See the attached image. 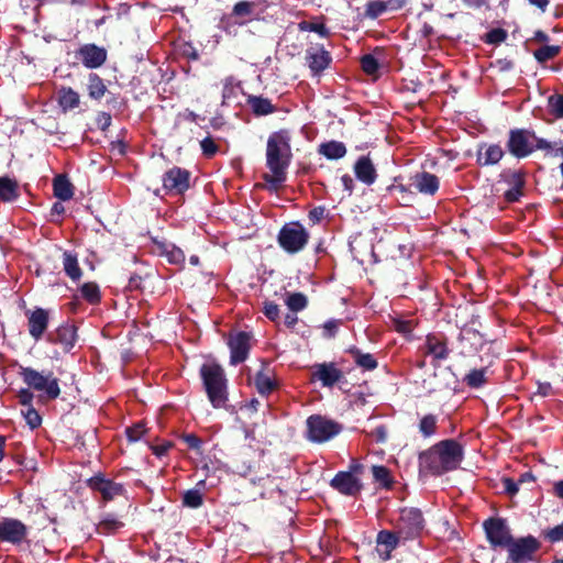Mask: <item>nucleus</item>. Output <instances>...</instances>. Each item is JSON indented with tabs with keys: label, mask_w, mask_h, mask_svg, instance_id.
Returning a JSON list of instances; mask_svg holds the SVG:
<instances>
[{
	"label": "nucleus",
	"mask_w": 563,
	"mask_h": 563,
	"mask_svg": "<svg viewBox=\"0 0 563 563\" xmlns=\"http://www.w3.org/2000/svg\"><path fill=\"white\" fill-rule=\"evenodd\" d=\"M285 303L291 312H298L308 306V299L302 292H288Z\"/></svg>",
	"instance_id": "nucleus-47"
},
{
	"label": "nucleus",
	"mask_w": 563,
	"mask_h": 563,
	"mask_svg": "<svg viewBox=\"0 0 563 563\" xmlns=\"http://www.w3.org/2000/svg\"><path fill=\"white\" fill-rule=\"evenodd\" d=\"M310 235L303 225L298 221H294L280 228L277 242L288 254H296L306 247Z\"/></svg>",
	"instance_id": "nucleus-8"
},
{
	"label": "nucleus",
	"mask_w": 563,
	"mask_h": 563,
	"mask_svg": "<svg viewBox=\"0 0 563 563\" xmlns=\"http://www.w3.org/2000/svg\"><path fill=\"white\" fill-rule=\"evenodd\" d=\"M343 430V426L325 416L311 415L306 420L305 437L308 441L317 444L325 443Z\"/></svg>",
	"instance_id": "nucleus-6"
},
{
	"label": "nucleus",
	"mask_w": 563,
	"mask_h": 563,
	"mask_svg": "<svg viewBox=\"0 0 563 563\" xmlns=\"http://www.w3.org/2000/svg\"><path fill=\"white\" fill-rule=\"evenodd\" d=\"M319 153L325 156L328 159H340L345 156L346 147L342 142L329 141L320 144Z\"/></svg>",
	"instance_id": "nucleus-35"
},
{
	"label": "nucleus",
	"mask_w": 563,
	"mask_h": 563,
	"mask_svg": "<svg viewBox=\"0 0 563 563\" xmlns=\"http://www.w3.org/2000/svg\"><path fill=\"white\" fill-rule=\"evenodd\" d=\"M330 485L333 489L345 496H357L363 489V484L357 476L343 471L338 472L331 479Z\"/></svg>",
	"instance_id": "nucleus-21"
},
{
	"label": "nucleus",
	"mask_w": 563,
	"mask_h": 563,
	"mask_svg": "<svg viewBox=\"0 0 563 563\" xmlns=\"http://www.w3.org/2000/svg\"><path fill=\"white\" fill-rule=\"evenodd\" d=\"M505 152L499 144L482 143L476 154V164L478 166H492L498 164L504 157Z\"/></svg>",
	"instance_id": "nucleus-28"
},
{
	"label": "nucleus",
	"mask_w": 563,
	"mask_h": 563,
	"mask_svg": "<svg viewBox=\"0 0 563 563\" xmlns=\"http://www.w3.org/2000/svg\"><path fill=\"white\" fill-rule=\"evenodd\" d=\"M27 317V328L30 335L38 341L44 335L47 330L49 322L48 311L43 308H35L34 310H29L26 312Z\"/></svg>",
	"instance_id": "nucleus-26"
},
{
	"label": "nucleus",
	"mask_w": 563,
	"mask_h": 563,
	"mask_svg": "<svg viewBox=\"0 0 563 563\" xmlns=\"http://www.w3.org/2000/svg\"><path fill=\"white\" fill-rule=\"evenodd\" d=\"M560 53V45H543L533 52V57L539 64H545L554 59Z\"/></svg>",
	"instance_id": "nucleus-40"
},
{
	"label": "nucleus",
	"mask_w": 563,
	"mask_h": 563,
	"mask_svg": "<svg viewBox=\"0 0 563 563\" xmlns=\"http://www.w3.org/2000/svg\"><path fill=\"white\" fill-rule=\"evenodd\" d=\"M203 389L213 408H223L229 400L228 379L223 367L216 363H203L199 369Z\"/></svg>",
	"instance_id": "nucleus-4"
},
{
	"label": "nucleus",
	"mask_w": 563,
	"mask_h": 563,
	"mask_svg": "<svg viewBox=\"0 0 563 563\" xmlns=\"http://www.w3.org/2000/svg\"><path fill=\"white\" fill-rule=\"evenodd\" d=\"M258 2H260L258 0L257 1H245V0L239 1L233 5L231 15L236 16V18H250L254 14Z\"/></svg>",
	"instance_id": "nucleus-43"
},
{
	"label": "nucleus",
	"mask_w": 563,
	"mask_h": 563,
	"mask_svg": "<svg viewBox=\"0 0 563 563\" xmlns=\"http://www.w3.org/2000/svg\"><path fill=\"white\" fill-rule=\"evenodd\" d=\"M108 52L103 46L87 43L75 52V58L88 69L100 68L107 60Z\"/></svg>",
	"instance_id": "nucleus-14"
},
{
	"label": "nucleus",
	"mask_w": 563,
	"mask_h": 563,
	"mask_svg": "<svg viewBox=\"0 0 563 563\" xmlns=\"http://www.w3.org/2000/svg\"><path fill=\"white\" fill-rule=\"evenodd\" d=\"M355 177L363 184L371 186L376 181L377 172L368 155L357 158L354 164Z\"/></svg>",
	"instance_id": "nucleus-29"
},
{
	"label": "nucleus",
	"mask_w": 563,
	"mask_h": 563,
	"mask_svg": "<svg viewBox=\"0 0 563 563\" xmlns=\"http://www.w3.org/2000/svg\"><path fill=\"white\" fill-rule=\"evenodd\" d=\"M19 377L32 395L37 393V402L47 404L56 400L62 394L59 378L51 369L38 371L31 366L19 365Z\"/></svg>",
	"instance_id": "nucleus-3"
},
{
	"label": "nucleus",
	"mask_w": 563,
	"mask_h": 563,
	"mask_svg": "<svg viewBox=\"0 0 563 563\" xmlns=\"http://www.w3.org/2000/svg\"><path fill=\"white\" fill-rule=\"evenodd\" d=\"M391 327L397 331L398 333L409 336L411 335L413 329H415V322L413 320H406L401 318H393L391 319Z\"/></svg>",
	"instance_id": "nucleus-52"
},
{
	"label": "nucleus",
	"mask_w": 563,
	"mask_h": 563,
	"mask_svg": "<svg viewBox=\"0 0 563 563\" xmlns=\"http://www.w3.org/2000/svg\"><path fill=\"white\" fill-rule=\"evenodd\" d=\"M418 428H419V432L424 438H430V437L434 435L437 433V428H438V417L432 413L423 416L420 419Z\"/></svg>",
	"instance_id": "nucleus-42"
},
{
	"label": "nucleus",
	"mask_w": 563,
	"mask_h": 563,
	"mask_svg": "<svg viewBox=\"0 0 563 563\" xmlns=\"http://www.w3.org/2000/svg\"><path fill=\"white\" fill-rule=\"evenodd\" d=\"M203 504L202 494L197 489H189L183 496V505L189 508H199Z\"/></svg>",
	"instance_id": "nucleus-51"
},
{
	"label": "nucleus",
	"mask_w": 563,
	"mask_h": 563,
	"mask_svg": "<svg viewBox=\"0 0 563 563\" xmlns=\"http://www.w3.org/2000/svg\"><path fill=\"white\" fill-rule=\"evenodd\" d=\"M486 538L493 548H506L512 536L506 520L500 517H490L483 523Z\"/></svg>",
	"instance_id": "nucleus-10"
},
{
	"label": "nucleus",
	"mask_w": 563,
	"mask_h": 563,
	"mask_svg": "<svg viewBox=\"0 0 563 563\" xmlns=\"http://www.w3.org/2000/svg\"><path fill=\"white\" fill-rule=\"evenodd\" d=\"M552 144L537 136L533 130L511 129L507 141L508 152L516 158H525L537 150H552Z\"/></svg>",
	"instance_id": "nucleus-5"
},
{
	"label": "nucleus",
	"mask_w": 563,
	"mask_h": 563,
	"mask_svg": "<svg viewBox=\"0 0 563 563\" xmlns=\"http://www.w3.org/2000/svg\"><path fill=\"white\" fill-rule=\"evenodd\" d=\"M346 353H349L355 365L363 371H374L378 367V362L376 357L371 353H365L361 349H358L355 345L350 346L346 350Z\"/></svg>",
	"instance_id": "nucleus-30"
},
{
	"label": "nucleus",
	"mask_w": 563,
	"mask_h": 563,
	"mask_svg": "<svg viewBox=\"0 0 563 563\" xmlns=\"http://www.w3.org/2000/svg\"><path fill=\"white\" fill-rule=\"evenodd\" d=\"M161 255H164L168 263L174 265H181L185 262V254L183 250L173 244H162L159 246Z\"/></svg>",
	"instance_id": "nucleus-39"
},
{
	"label": "nucleus",
	"mask_w": 563,
	"mask_h": 563,
	"mask_svg": "<svg viewBox=\"0 0 563 563\" xmlns=\"http://www.w3.org/2000/svg\"><path fill=\"white\" fill-rule=\"evenodd\" d=\"M426 527L423 514L419 508L404 507L399 510L396 530L402 537V542L413 541L421 537Z\"/></svg>",
	"instance_id": "nucleus-7"
},
{
	"label": "nucleus",
	"mask_w": 563,
	"mask_h": 563,
	"mask_svg": "<svg viewBox=\"0 0 563 563\" xmlns=\"http://www.w3.org/2000/svg\"><path fill=\"white\" fill-rule=\"evenodd\" d=\"M63 269L65 274L73 280L78 282L82 276V269L79 266L78 256L71 251L63 253Z\"/></svg>",
	"instance_id": "nucleus-32"
},
{
	"label": "nucleus",
	"mask_w": 563,
	"mask_h": 563,
	"mask_svg": "<svg viewBox=\"0 0 563 563\" xmlns=\"http://www.w3.org/2000/svg\"><path fill=\"white\" fill-rule=\"evenodd\" d=\"M424 355L432 357V364L444 361L450 355L449 340L443 333H429L421 346Z\"/></svg>",
	"instance_id": "nucleus-15"
},
{
	"label": "nucleus",
	"mask_w": 563,
	"mask_h": 563,
	"mask_svg": "<svg viewBox=\"0 0 563 563\" xmlns=\"http://www.w3.org/2000/svg\"><path fill=\"white\" fill-rule=\"evenodd\" d=\"M499 354L487 349V361L481 368L471 369L463 378L464 384L472 389H479L488 383V373L490 366L498 358Z\"/></svg>",
	"instance_id": "nucleus-20"
},
{
	"label": "nucleus",
	"mask_w": 563,
	"mask_h": 563,
	"mask_svg": "<svg viewBox=\"0 0 563 563\" xmlns=\"http://www.w3.org/2000/svg\"><path fill=\"white\" fill-rule=\"evenodd\" d=\"M548 106L551 114L555 118H563V95H552L548 99Z\"/></svg>",
	"instance_id": "nucleus-53"
},
{
	"label": "nucleus",
	"mask_w": 563,
	"mask_h": 563,
	"mask_svg": "<svg viewBox=\"0 0 563 563\" xmlns=\"http://www.w3.org/2000/svg\"><path fill=\"white\" fill-rule=\"evenodd\" d=\"M344 379V373L333 362L318 363L312 366L311 380L320 382L323 387L331 388Z\"/></svg>",
	"instance_id": "nucleus-16"
},
{
	"label": "nucleus",
	"mask_w": 563,
	"mask_h": 563,
	"mask_svg": "<svg viewBox=\"0 0 563 563\" xmlns=\"http://www.w3.org/2000/svg\"><path fill=\"white\" fill-rule=\"evenodd\" d=\"M124 523L115 517L108 515L97 526L98 533L110 534L122 528Z\"/></svg>",
	"instance_id": "nucleus-48"
},
{
	"label": "nucleus",
	"mask_w": 563,
	"mask_h": 563,
	"mask_svg": "<svg viewBox=\"0 0 563 563\" xmlns=\"http://www.w3.org/2000/svg\"><path fill=\"white\" fill-rule=\"evenodd\" d=\"M29 527L16 518H2L0 521V541L20 545L26 541Z\"/></svg>",
	"instance_id": "nucleus-13"
},
{
	"label": "nucleus",
	"mask_w": 563,
	"mask_h": 563,
	"mask_svg": "<svg viewBox=\"0 0 563 563\" xmlns=\"http://www.w3.org/2000/svg\"><path fill=\"white\" fill-rule=\"evenodd\" d=\"M372 473L374 481L383 488H390L393 486V478L390 471L384 465H373Z\"/></svg>",
	"instance_id": "nucleus-44"
},
{
	"label": "nucleus",
	"mask_w": 563,
	"mask_h": 563,
	"mask_svg": "<svg viewBox=\"0 0 563 563\" xmlns=\"http://www.w3.org/2000/svg\"><path fill=\"white\" fill-rule=\"evenodd\" d=\"M298 30L301 32H314L321 37H329L330 36V30L325 26L324 23H319L314 21H300L298 23Z\"/></svg>",
	"instance_id": "nucleus-46"
},
{
	"label": "nucleus",
	"mask_w": 563,
	"mask_h": 563,
	"mask_svg": "<svg viewBox=\"0 0 563 563\" xmlns=\"http://www.w3.org/2000/svg\"><path fill=\"white\" fill-rule=\"evenodd\" d=\"M81 298L90 305H97L101 301V292L99 285L95 282H87L80 287Z\"/></svg>",
	"instance_id": "nucleus-38"
},
{
	"label": "nucleus",
	"mask_w": 563,
	"mask_h": 563,
	"mask_svg": "<svg viewBox=\"0 0 563 563\" xmlns=\"http://www.w3.org/2000/svg\"><path fill=\"white\" fill-rule=\"evenodd\" d=\"M409 180L410 187L424 196L433 197L440 188L439 177L426 170L413 174Z\"/></svg>",
	"instance_id": "nucleus-25"
},
{
	"label": "nucleus",
	"mask_w": 563,
	"mask_h": 563,
	"mask_svg": "<svg viewBox=\"0 0 563 563\" xmlns=\"http://www.w3.org/2000/svg\"><path fill=\"white\" fill-rule=\"evenodd\" d=\"M246 104L251 108L252 113L256 117H264L272 114L276 111V107L268 98L262 96L250 95L246 99Z\"/></svg>",
	"instance_id": "nucleus-31"
},
{
	"label": "nucleus",
	"mask_w": 563,
	"mask_h": 563,
	"mask_svg": "<svg viewBox=\"0 0 563 563\" xmlns=\"http://www.w3.org/2000/svg\"><path fill=\"white\" fill-rule=\"evenodd\" d=\"M343 323L341 319H330L322 325V336L332 339L338 334L339 327Z\"/></svg>",
	"instance_id": "nucleus-57"
},
{
	"label": "nucleus",
	"mask_w": 563,
	"mask_h": 563,
	"mask_svg": "<svg viewBox=\"0 0 563 563\" xmlns=\"http://www.w3.org/2000/svg\"><path fill=\"white\" fill-rule=\"evenodd\" d=\"M58 104L64 112L74 110L80 103V96L71 87H62L58 92Z\"/></svg>",
	"instance_id": "nucleus-33"
},
{
	"label": "nucleus",
	"mask_w": 563,
	"mask_h": 563,
	"mask_svg": "<svg viewBox=\"0 0 563 563\" xmlns=\"http://www.w3.org/2000/svg\"><path fill=\"white\" fill-rule=\"evenodd\" d=\"M253 382L261 396H268L278 388L271 363L266 360L261 361V368L254 375Z\"/></svg>",
	"instance_id": "nucleus-22"
},
{
	"label": "nucleus",
	"mask_w": 563,
	"mask_h": 563,
	"mask_svg": "<svg viewBox=\"0 0 563 563\" xmlns=\"http://www.w3.org/2000/svg\"><path fill=\"white\" fill-rule=\"evenodd\" d=\"M305 59L313 76L322 74L332 63V56L323 45H316L307 48Z\"/></svg>",
	"instance_id": "nucleus-18"
},
{
	"label": "nucleus",
	"mask_w": 563,
	"mask_h": 563,
	"mask_svg": "<svg viewBox=\"0 0 563 563\" xmlns=\"http://www.w3.org/2000/svg\"><path fill=\"white\" fill-rule=\"evenodd\" d=\"M463 459L464 449L461 443L454 439L442 440L419 454V471L441 476L459 468Z\"/></svg>",
	"instance_id": "nucleus-2"
},
{
	"label": "nucleus",
	"mask_w": 563,
	"mask_h": 563,
	"mask_svg": "<svg viewBox=\"0 0 563 563\" xmlns=\"http://www.w3.org/2000/svg\"><path fill=\"white\" fill-rule=\"evenodd\" d=\"M501 484L504 487V492L510 497H514L519 492L518 483L510 477H503Z\"/></svg>",
	"instance_id": "nucleus-62"
},
{
	"label": "nucleus",
	"mask_w": 563,
	"mask_h": 563,
	"mask_svg": "<svg viewBox=\"0 0 563 563\" xmlns=\"http://www.w3.org/2000/svg\"><path fill=\"white\" fill-rule=\"evenodd\" d=\"M53 191L59 200L67 201L74 196V186L66 175H57L53 180Z\"/></svg>",
	"instance_id": "nucleus-34"
},
{
	"label": "nucleus",
	"mask_w": 563,
	"mask_h": 563,
	"mask_svg": "<svg viewBox=\"0 0 563 563\" xmlns=\"http://www.w3.org/2000/svg\"><path fill=\"white\" fill-rule=\"evenodd\" d=\"M34 398L35 395H32L29 389H20L16 393L18 402L25 407V410H21V413L32 430L37 429L42 424V417L33 406Z\"/></svg>",
	"instance_id": "nucleus-24"
},
{
	"label": "nucleus",
	"mask_w": 563,
	"mask_h": 563,
	"mask_svg": "<svg viewBox=\"0 0 563 563\" xmlns=\"http://www.w3.org/2000/svg\"><path fill=\"white\" fill-rule=\"evenodd\" d=\"M191 173L185 168L174 166L163 175V188L172 195H183L190 187Z\"/></svg>",
	"instance_id": "nucleus-12"
},
{
	"label": "nucleus",
	"mask_w": 563,
	"mask_h": 563,
	"mask_svg": "<svg viewBox=\"0 0 563 563\" xmlns=\"http://www.w3.org/2000/svg\"><path fill=\"white\" fill-rule=\"evenodd\" d=\"M180 440L187 445L189 450L195 451L198 455H202L203 441L195 433H183Z\"/></svg>",
	"instance_id": "nucleus-50"
},
{
	"label": "nucleus",
	"mask_w": 563,
	"mask_h": 563,
	"mask_svg": "<svg viewBox=\"0 0 563 563\" xmlns=\"http://www.w3.org/2000/svg\"><path fill=\"white\" fill-rule=\"evenodd\" d=\"M87 485L93 492L101 495L103 501H111L118 496H123L125 488L122 484L106 478L101 473L90 477Z\"/></svg>",
	"instance_id": "nucleus-17"
},
{
	"label": "nucleus",
	"mask_w": 563,
	"mask_h": 563,
	"mask_svg": "<svg viewBox=\"0 0 563 563\" xmlns=\"http://www.w3.org/2000/svg\"><path fill=\"white\" fill-rule=\"evenodd\" d=\"M96 122H97L98 128L101 131H106L111 125V122H112L111 114L108 112L101 111L97 114Z\"/></svg>",
	"instance_id": "nucleus-63"
},
{
	"label": "nucleus",
	"mask_w": 563,
	"mask_h": 563,
	"mask_svg": "<svg viewBox=\"0 0 563 563\" xmlns=\"http://www.w3.org/2000/svg\"><path fill=\"white\" fill-rule=\"evenodd\" d=\"M291 157L289 132L287 130L273 132L266 144V166L272 174L263 175L269 191H277L286 181Z\"/></svg>",
	"instance_id": "nucleus-1"
},
{
	"label": "nucleus",
	"mask_w": 563,
	"mask_h": 563,
	"mask_svg": "<svg viewBox=\"0 0 563 563\" xmlns=\"http://www.w3.org/2000/svg\"><path fill=\"white\" fill-rule=\"evenodd\" d=\"M543 534L544 538L551 543H555L563 540V523H560L553 528L545 530Z\"/></svg>",
	"instance_id": "nucleus-59"
},
{
	"label": "nucleus",
	"mask_w": 563,
	"mask_h": 563,
	"mask_svg": "<svg viewBox=\"0 0 563 563\" xmlns=\"http://www.w3.org/2000/svg\"><path fill=\"white\" fill-rule=\"evenodd\" d=\"M265 317L269 319L271 321L276 322L279 320V307L277 303L273 301H265L264 302V310H263Z\"/></svg>",
	"instance_id": "nucleus-60"
},
{
	"label": "nucleus",
	"mask_w": 563,
	"mask_h": 563,
	"mask_svg": "<svg viewBox=\"0 0 563 563\" xmlns=\"http://www.w3.org/2000/svg\"><path fill=\"white\" fill-rule=\"evenodd\" d=\"M526 174L522 170L516 169H504L499 174V181H503L509 186L507 190L504 191V200L507 203H514L520 200L523 196V190L526 186Z\"/></svg>",
	"instance_id": "nucleus-11"
},
{
	"label": "nucleus",
	"mask_w": 563,
	"mask_h": 563,
	"mask_svg": "<svg viewBox=\"0 0 563 563\" xmlns=\"http://www.w3.org/2000/svg\"><path fill=\"white\" fill-rule=\"evenodd\" d=\"M366 434L374 438L377 443H385L387 441L388 430L385 424H379L372 431L366 432Z\"/></svg>",
	"instance_id": "nucleus-61"
},
{
	"label": "nucleus",
	"mask_w": 563,
	"mask_h": 563,
	"mask_svg": "<svg viewBox=\"0 0 563 563\" xmlns=\"http://www.w3.org/2000/svg\"><path fill=\"white\" fill-rule=\"evenodd\" d=\"M402 542L397 530H380L376 536V552L383 561L391 558V552Z\"/></svg>",
	"instance_id": "nucleus-23"
},
{
	"label": "nucleus",
	"mask_w": 563,
	"mask_h": 563,
	"mask_svg": "<svg viewBox=\"0 0 563 563\" xmlns=\"http://www.w3.org/2000/svg\"><path fill=\"white\" fill-rule=\"evenodd\" d=\"M142 282H143L142 275H140L137 273H133V274H131V276L128 279V288L130 290H139L142 288Z\"/></svg>",
	"instance_id": "nucleus-64"
},
{
	"label": "nucleus",
	"mask_w": 563,
	"mask_h": 563,
	"mask_svg": "<svg viewBox=\"0 0 563 563\" xmlns=\"http://www.w3.org/2000/svg\"><path fill=\"white\" fill-rule=\"evenodd\" d=\"M146 429L143 422L134 423L133 426L126 428L125 434L130 442L139 441L142 435L145 433Z\"/></svg>",
	"instance_id": "nucleus-58"
},
{
	"label": "nucleus",
	"mask_w": 563,
	"mask_h": 563,
	"mask_svg": "<svg viewBox=\"0 0 563 563\" xmlns=\"http://www.w3.org/2000/svg\"><path fill=\"white\" fill-rule=\"evenodd\" d=\"M508 34L507 31L501 27H495L485 34V43L498 45L506 41Z\"/></svg>",
	"instance_id": "nucleus-54"
},
{
	"label": "nucleus",
	"mask_w": 563,
	"mask_h": 563,
	"mask_svg": "<svg viewBox=\"0 0 563 563\" xmlns=\"http://www.w3.org/2000/svg\"><path fill=\"white\" fill-rule=\"evenodd\" d=\"M541 544L533 536L514 539L507 544L508 560L512 563H528L532 561L534 553Z\"/></svg>",
	"instance_id": "nucleus-9"
},
{
	"label": "nucleus",
	"mask_w": 563,
	"mask_h": 563,
	"mask_svg": "<svg viewBox=\"0 0 563 563\" xmlns=\"http://www.w3.org/2000/svg\"><path fill=\"white\" fill-rule=\"evenodd\" d=\"M19 197L18 183L9 177H0V200L14 201Z\"/></svg>",
	"instance_id": "nucleus-37"
},
{
	"label": "nucleus",
	"mask_w": 563,
	"mask_h": 563,
	"mask_svg": "<svg viewBox=\"0 0 563 563\" xmlns=\"http://www.w3.org/2000/svg\"><path fill=\"white\" fill-rule=\"evenodd\" d=\"M251 334L245 331H240L234 335H230L228 345L230 347V363L236 365L243 363L251 350Z\"/></svg>",
	"instance_id": "nucleus-19"
},
{
	"label": "nucleus",
	"mask_w": 563,
	"mask_h": 563,
	"mask_svg": "<svg viewBox=\"0 0 563 563\" xmlns=\"http://www.w3.org/2000/svg\"><path fill=\"white\" fill-rule=\"evenodd\" d=\"M200 147H201L202 155L207 158L213 157L219 151L218 144L214 142V140L211 136H207L203 140H201Z\"/></svg>",
	"instance_id": "nucleus-56"
},
{
	"label": "nucleus",
	"mask_w": 563,
	"mask_h": 563,
	"mask_svg": "<svg viewBox=\"0 0 563 563\" xmlns=\"http://www.w3.org/2000/svg\"><path fill=\"white\" fill-rule=\"evenodd\" d=\"M87 90L91 99L100 100L107 92V86L98 74L90 73L88 75Z\"/></svg>",
	"instance_id": "nucleus-36"
},
{
	"label": "nucleus",
	"mask_w": 563,
	"mask_h": 563,
	"mask_svg": "<svg viewBox=\"0 0 563 563\" xmlns=\"http://www.w3.org/2000/svg\"><path fill=\"white\" fill-rule=\"evenodd\" d=\"M388 5L386 1L383 0H372L368 1L365 5V16L375 20L380 16L383 13L387 12Z\"/></svg>",
	"instance_id": "nucleus-49"
},
{
	"label": "nucleus",
	"mask_w": 563,
	"mask_h": 563,
	"mask_svg": "<svg viewBox=\"0 0 563 563\" xmlns=\"http://www.w3.org/2000/svg\"><path fill=\"white\" fill-rule=\"evenodd\" d=\"M386 190L389 194H393L394 191H398L400 194L399 203L405 207H411L412 202L415 200V192L407 188L402 184H393L386 188Z\"/></svg>",
	"instance_id": "nucleus-45"
},
{
	"label": "nucleus",
	"mask_w": 563,
	"mask_h": 563,
	"mask_svg": "<svg viewBox=\"0 0 563 563\" xmlns=\"http://www.w3.org/2000/svg\"><path fill=\"white\" fill-rule=\"evenodd\" d=\"M77 339V329L74 324L63 323L55 331L47 334L46 340L52 344H59L65 352H69Z\"/></svg>",
	"instance_id": "nucleus-27"
},
{
	"label": "nucleus",
	"mask_w": 563,
	"mask_h": 563,
	"mask_svg": "<svg viewBox=\"0 0 563 563\" xmlns=\"http://www.w3.org/2000/svg\"><path fill=\"white\" fill-rule=\"evenodd\" d=\"M361 67L365 74L374 75L379 68V63L372 54H365L361 57Z\"/></svg>",
	"instance_id": "nucleus-55"
},
{
	"label": "nucleus",
	"mask_w": 563,
	"mask_h": 563,
	"mask_svg": "<svg viewBox=\"0 0 563 563\" xmlns=\"http://www.w3.org/2000/svg\"><path fill=\"white\" fill-rule=\"evenodd\" d=\"M459 341L462 344L464 342H468L471 345L479 346L482 349L487 340L479 331L471 328H464L459 334Z\"/></svg>",
	"instance_id": "nucleus-41"
}]
</instances>
